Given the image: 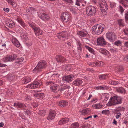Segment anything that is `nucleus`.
<instances>
[{"instance_id":"21","label":"nucleus","mask_w":128,"mask_h":128,"mask_svg":"<svg viewBox=\"0 0 128 128\" xmlns=\"http://www.w3.org/2000/svg\"><path fill=\"white\" fill-rule=\"evenodd\" d=\"M50 18L48 15L44 13H43L41 14L40 18L43 20H46L49 19Z\"/></svg>"},{"instance_id":"48","label":"nucleus","mask_w":128,"mask_h":128,"mask_svg":"<svg viewBox=\"0 0 128 128\" xmlns=\"http://www.w3.org/2000/svg\"><path fill=\"white\" fill-rule=\"evenodd\" d=\"M24 59V58H19L17 62L19 64H21L23 61Z\"/></svg>"},{"instance_id":"55","label":"nucleus","mask_w":128,"mask_h":128,"mask_svg":"<svg viewBox=\"0 0 128 128\" xmlns=\"http://www.w3.org/2000/svg\"><path fill=\"white\" fill-rule=\"evenodd\" d=\"M123 31L125 34L128 35V28H126Z\"/></svg>"},{"instance_id":"16","label":"nucleus","mask_w":128,"mask_h":128,"mask_svg":"<svg viewBox=\"0 0 128 128\" xmlns=\"http://www.w3.org/2000/svg\"><path fill=\"white\" fill-rule=\"evenodd\" d=\"M99 5L101 8L107 7V5L105 0H99Z\"/></svg>"},{"instance_id":"20","label":"nucleus","mask_w":128,"mask_h":128,"mask_svg":"<svg viewBox=\"0 0 128 128\" xmlns=\"http://www.w3.org/2000/svg\"><path fill=\"white\" fill-rule=\"evenodd\" d=\"M83 82L81 79L77 78L73 82V84L76 86H78L81 85Z\"/></svg>"},{"instance_id":"51","label":"nucleus","mask_w":128,"mask_h":128,"mask_svg":"<svg viewBox=\"0 0 128 128\" xmlns=\"http://www.w3.org/2000/svg\"><path fill=\"white\" fill-rule=\"evenodd\" d=\"M110 5L111 8H115L116 7V4L114 3H110Z\"/></svg>"},{"instance_id":"49","label":"nucleus","mask_w":128,"mask_h":128,"mask_svg":"<svg viewBox=\"0 0 128 128\" xmlns=\"http://www.w3.org/2000/svg\"><path fill=\"white\" fill-rule=\"evenodd\" d=\"M97 28H98V26L97 25L94 26L92 27V30L93 31H96V30H97Z\"/></svg>"},{"instance_id":"33","label":"nucleus","mask_w":128,"mask_h":128,"mask_svg":"<svg viewBox=\"0 0 128 128\" xmlns=\"http://www.w3.org/2000/svg\"><path fill=\"white\" fill-rule=\"evenodd\" d=\"M108 88L107 86H96V90H104Z\"/></svg>"},{"instance_id":"50","label":"nucleus","mask_w":128,"mask_h":128,"mask_svg":"<svg viewBox=\"0 0 128 128\" xmlns=\"http://www.w3.org/2000/svg\"><path fill=\"white\" fill-rule=\"evenodd\" d=\"M125 18L126 22H127L128 21V12L126 13Z\"/></svg>"},{"instance_id":"31","label":"nucleus","mask_w":128,"mask_h":128,"mask_svg":"<svg viewBox=\"0 0 128 128\" xmlns=\"http://www.w3.org/2000/svg\"><path fill=\"white\" fill-rule=\"evenodd\" d=\"M116 90L119 93H123L125 92V89L122 88H118L116 89Z\"/></svg>"},{"instance_id":"42","label":"nucleus","mask_w":128,"mask_h":128,"mask_svg":"<svg viewBox=\"0 0 128 128\" xmlns=\"http://www.w3.org/2000/svg\"><path fill=\"white\" fill-rule=\"evenodd\" d=\"M114 44L118 46L122 44L121 42L119 40H118L115 41L114 43Z\"/></svg>"},{"instance_id":"13","label":"nucleus","mask_w":128,"mask_h":128,"mask_svg":"<svg viewBox=\"0 0 128 128\" xmlns=\"http://www.w3.org/2000/svg\"><path fill=\"white\" fill-rule=\"evenodd\" d=\"M96 8H87L86 13L87 15L90 16H93L96 12Z\"/></svg>"},{"instance_id":"26","label":"nucleus","mask_w":128,"mask_h":128,"mask_svg":"<svg viewBox=\"0 0 128 128\" xmlns=\"http://www.w3.org/2000/svg\"><path fill=\"white\" fill-rule=\"evenodd\" d=\"M69 120V119L68 118H62L58 123L59 125L63 124L65 123L68 122Z\"/></svg>"},{"instance_id":"46","label":"nucleus","mask_w":128,"mask_h":128,"mask_svg":"<svg viewBox=\"0 0 128 128\" xmlns=\"http://www.w3.org/2000/svg\"><path fill=\"white\" fill-rule=\"evenodd\" d=\"M10 56H8L6 57L4 59V62L10 61Z\"/></svg>"},{"instance_id":"30","label":"nucleus","mask_w":128,"mask_h":128,"mask_svg":"<svg viewBox=\"0 0 128 128\" xmlns=\"http://www.w3.org/2000/svg\"><path fill=\"white\" fill-rule=\"evenodd\" d=\"M68 102L66 101L62 100L59 103V105L61 106H64L68 104Z\"/></svg>"},{"instance_id":"6","label":"nucleus","mask_w":128,"mask_h":128,"mask_svg":"<svg viewBox=\"0 0 128 128\" xmlns=\"http://www.w3.org/2000/svg\"><path fill=\"white\" fill-rule=\"evenodd\" d=\"M42 84L41 82L39 80H36L33 82L32 84L28 85L27 87L31 89L39 88Z\"/></svg>"},{"instance_id":"11","label":"nucleus","mask_w":128,"mask_h":128,"mask_svg":"<svg viewBox=\"0 0 128 128\" xmlns=\"http://www.w3.org/2000/svg\"><path fill=\"white\" fill-rule=\"evenodd\" d=\"M74 76L72 74L62 78V80L66 82H70L73 80Z\"/></svg>"},{"instance_id":"17","label":"nucleus","mask_w":128,"mask_h":128,"mask_svg":"<svg viewBox=\"0 0 128 128\" xmlns=\"http://www.w3.org/2000/svg\"><path fill=\"white\" fill-rule=\"evenodd\" d=\"M15 20L22 26L24 28L26 26V24L23 21L21 18L19 16H17L15 18Z\"/></svg>"},{"instance_id":"58","label":"nucleus","mask_w":128,"mask_h":128,"mask_svg":"<svg viewBox=\"0 0 128 128\" xmlns=\"http://www.w3.org/2000/svg\"><path fill=\"white\" fill-rule=\"evenodd\" d=\"M6 66V65L4 64L0 63V67H5Z\"/></svg>"},{"instance_id":"36","label":"nucleus","mask_w":128,"mask_h":128,"mask_svg":"<svg viewBox=\"0 0 128 128\" xmlns=\"http://www.w3.org/2000/svg\"><path fill=\"white\" fill-rule=\"evenodd\" d=\"M118 24L120 26H124V21L122 19H118Z\"/></svg>"},{"instance_id":"52","label":"nucleus","mask_w":128,"mask_h":128,"mask_svg":"<svg viewBox=\"0 0 128 128\" xmlns=\"http://www.w3.org/2000/svg\"><path fill=\"white\" fill-rule=\"evenodd\" d=\"M110 50L111 52L114 53L116 52V50L115 48H111L110 49Z\"/></svg>"},{"instance_id":"62","label":"nucleus","mask_w":128,"mask_h":128,"mask_svg":"<svg viewBox=\"0 0 128 128\" xmlns=\"http://www.w3.org/2000/svg\"><path fill=\"white\" fill-rule=\"evenodd\" d=\"M125 46L126 47L128 48V42H126L124 44Z\"/></svg>"},{"instance_id":"53","label":"nucleus","mask_w":128,"mask_h":128,"mask_svg":"<svg viewBox=\"0 0 128 128\" xmlns=\"http://www.w3.org/2000/svg\"><path fill=\"white\" fill-rule=\"evenodd\" d=\"M121 115V113L120 112H118L116 116L117 119Z\"/></svg>"},{"instance_id":"59","label":"nucleus","mask_w":128,"mask_h":128,"mask_svg":"<svg viewBox=\"0 0 128 128\" xmlns=\"http://www.w3.org/2000/svg\"><path fill=\"white\" fill-rule=\"evenodd\" d=\"M3 10L5 12H8L9 11V8H3Z\"/></svg>"},{"instance_id":"8","label":"nucleus","mask_w":128,"mask_h":128,"mask_svg":"<svg viewBox=\"0 0 128 128\" xmlns=\"http://www.w3.org/2000/svg\"><path fill=\"white\" fill-rule=\"evenodd\" d=\"M106 38L111 42H113L116 38L115 34L113 33L108 32L106 35Z\"/></svg>"},{"instance_id":"63","label":"nucleus","mask_w":128,"mask_h":128,"mask_svg":"<svg viewBox=\"0 0 128 128\" xmlns=\"http://www.w3.org/2000/svg\"><path fill=\"white\" fill-rule=\"evenodd\" d=\"M93 62H88V64L89 65H91L92 66H94L93 65Z\"/></svg>"},{"instance_id":"18","label":"nucleus","mask_w":128,"mask_h":128,"mask_svg":"<svg viewBox=\"0 0 128 128\" xmlns=\"http://www.w3.org/2000/svg\"><path fill=\"white\" fill-rule=\"evenodd\" d=\"M7 25L10 28H12L14 27V23L13 21L8 20L6 22Z\"/></svg>"},{"instance_id":"25","label":"nucleus","mask_w":128,"mask_h":128,"mask_svg":"<svg viewBox=\"0 0 128 128\" xmlns=\"http://www.w3.org/2000/svg\"><path fill=\"white\" fill-rule=\"evenodd\" d=\"M12 42L14 46L17 47H18L20 46V44L18 40L15 38H13L12 40Z\"/></svg>"},{"instance_id":"43","label":"nucleus","mask_w":128,"mask_h":128,"mask_svg":"<svg viewBox=\"0 0 128 128\" xmlns=\"http://www.w3.org/2000/svg\"><path fill=\"white\" fill-rule=\"evenodd\" d=\"M92 64L93 66H96L97 67L100 66L98 61L96 62H93Z\"/></svg>"},{"instance_id":"27","label":"nucleus","mask_w":128,"mask_h":128,"mask_svg":"<svg viewBox=\"0 0 128 128\" xmlns=\"http://www.w3.org/2000/svg\"><path fill=\"white\" fill-rule=\"evenodd\" d=\"M115 71L117 72H122L123 71V69L122 66H118L115 68Z\"/></svg>"},{"instance_id":"34","label":"nucleus","mask_w":128,"mask_h":128,"mask_svg":"<svg viewBox=\"0 0 128 128\" xmlns=\"http://www.w3.org/2000/svg\"><path fill=\"white\" fill-rule=\"evenodd\" d=\"M108 76L107 74H104L100 75L99 77L100 79L103 80L106 78Z\"/></svg>"},{"instance_id":"5","label":"nucleus","mask_w":128,"mask_h":128,"mask_svg":"<svg viewBox=\"0 0 128 128\" xmlns=\"http://www.w3.org/2000/svg\"><path fill=\"white\" fill-rule=\"evenodd\" d=\"M46 83L47 85H50L51 90L54 92H57L60 90V86L58 85L54 84L52 82H46Z\"/></svg>"},{"instance_id":"38","label":"nucleus","mask_w":128,"mask_h":128,"mask_svg":"<svg viewBox=\"0 0 128 128\" xmlns=\"http://www.w3.org/2000/svg\"><path fill=\"white\" fill-rule=\"evenodd\" d=\"M36 96L38 97V98H42L44 97V94L42 93L37 94H36Z\"/></svg>"},{"instance_id":"45","label":"nucleus","mask_w":128,"mask_h":128,"mask_svg":"<svg viewBox=\"0 0 128 128\" xmlns=\"http://www.w3.org/2000/svg\"><path fill=\"white\" fill-rule=\"evenodd\" d=\"M69 88V86H65L63 88H61L60 89V90H60V91L61 92L64 90L66 88Z\"/></svg>"},{"instance_id":"19","label":"nucleus","mask_w":128,"mask_h":128,"mask_svg":"<svg viewBox=\"0 0 128 128\" xmlns=\"http://www.w3.org/2000/svg\"><path fill=\"white\" fill-rule=\"evenodd\" d=\"M98 50L99 52L106 56H108L109 54L108 52L106 49L101 48L98 49Z\"/></svg>"},{"instance_id":"57","label":"nucleus","mask_w":128,"mask_h":128,"mask_svg":"<svg viewBox=\"0 0 128 128\" xmlns=\"http://www.w3.org/2000/svg\"><path fill=\"white\" fill-rule=\"evenodd\" d=\"M119 11L120 12V14H122L124 12V10L123 8H120Z\"/></svg>"},{"instance_id":"12","label":"nucleus","mask_w":128,"mask_h":128,"mask_svg":"<svg viewBox=\"0 0 128 128\" xmlns=\"http://www.w3.org/2000/svg\"><path fill=\"white\" fill-rule=\"evenodd\" d=\"M56 115V112L55 111L53 110H51L50 112L47 119L49 120H52L55 117Z\"/></svg>"},{"instance_id":"28","label":"nucleus","mask_w":128,"mask_h":128,"mask_svg":"<svg viewBox=\"0 0 128 128\" xmlns=\"http://www.w3.org/2000/svg\"><path fill=\"white\" fill-rule=\"evenodd\" d=\"M108 82L110 84L114 85H116L118 84H120V82L119 81L113 80H109Z\"/></svg>"},{"instance_id":"3","label":"nucleus","mask_w":128,"mask_h":128,"mask_svg":"<svg viewBox=\"0 0 128 128\" xmlns=\"http://www.w3.org/2000/svg\"><path fill=\"white\" fill-rule=\"evenodd\" d=\"M46 63L44 61L40 62L33 70L34 72L37 73L40 71L42 69L45 68L46 66Z\"/></svg>"},{"instance_id":"47","label":"nucleus","mask_w":128,"mask_h":128,"mask_svg":"<svg viewBox=\"0 0 128 128\" xmlns=\"http://www.w3.org/2000/svg\"><path fill=\"white\" fill-rule=\"evenodd\" d=\"M102 112L103 114H108L109 113V111L108 110H102Z\"/></svg>"},{"instance_id":"7","label":"nucleus","mask_w":128,"mask_h":128,"mask_svg":"<svg viewBox=\"0 0 128 128\" xmlns=\"http://www.w3.org/2000/svg\"><path fill=\"white\" fill-rule=\"evenodd\" d=\"M57 36L60 39L63 41L68 39V34L66 32L59 33L57 34Z\"/></svg>"},{"instance_id":"22","label":"nucleus","mask_w":128,"mask_h":128,"mask_svg":"<svg viewBox=\"0 0 128 128\" xmlns=\"http://www.w3.org/2000/svg\"><path fill=\"white\" fill-rule=\"evenodd\" d=\"M77 34L78 35L83 37H85L88 34L87 32L86 31H79L78 32Z\"/></svg>"},{"instance_id":"61","label":"nucleus","mask_w":128,"mask_h":128,"mask_svg":"<svg viewBox=\"0 0 128 128\" xmlns=\"http://www.w3.org/2000/svg\"><path fill=\"white\" fill-rule=\"evenodd\" d=\"M112 123L113 124H115V125H116L117 124V122L116 120L115 119H114L113 120Z\"/></svg>"},{"instance_id":"56","label":"nucleus","mask_w":128,"mask_h":128,"mask_svg":"<svg viewBox=\"0 0 128 128\" xmlns=\"http://www.w3.org/2000/svg\"><path fill=\"white\" fill-rule=\"evenodd\" d=\"M124 60L126 61H128V56H126L123 58Z\"/></svg>"},{"instance_id":"35","label":"nucleus","mask_w":128,"mask_h":128,"mask_svg":"<svg viewBox=\"0 0 128 128\" xmlns=\"http://www.w3.org/2000/svg\"><path fill=\"white\" fill-rule=\"evenodd\" d=\"M17 57L16 55L15 54H14L10 56V62H11L14 60Z\"/></svg>"},{"instance_id":"23","label":"nucleus","mask_w":128,"mask_h":128,"mask_svg":"<svg viewBox=\"0 0 128 128\" xmlns=\"http://www.w3.org/2000/svg\"><path fill=\"white\" fill-rule=\"evenodd\" d=\"M31 79L29 77H26L23 78V80H22L21 82L22 83L26 84L30 82Z\"/></svg>"},{"instance_id":"29","label":"nucleus","mask_w":128,"mask_h":128,"mask_svg":"<svg viewBox=\"0 0 128 128\" xmlns=\"http://www.w3.org/2000/svg\"><path fill=\"white\" fill-rule=\"evenodd\" d=\"M79 126L78 123L77 122H74L72 124L70 128H78Z\"/></svg>"},{"instance_id":"1","label":"nucleus","mask_w":128,"mask_h":128,"mask_svg":"<svg viewBox=\"0 0 128 128\" xmlns=\"http://www.w3.org/2000/svg\"><path fill=\"white\" fill-rule=\"evenodd\" d=\"M122 98L120 96H114L111 98L107 103L108 105L112 106L119 104L122 102Z\"/></svg>"},{"instance_id":"24","label":"nucleus","mask_w":128,"mask_h":128,"mask_svg":"<svg viewBox=\"0 0 128 128\" xmlns=\"http://www.w3.org/2000/svg\"><path fill=\"white\" fill-rule=\"evenodd\" d=\"M80 112L83 115H85L88 114L90 113V110L89 108H86V109H84L82 110H80Z\"/></svg>"},{"instance_id":"60","label":"nucleus","mask_w":128,"mask_h":128,"mask_svg":"<svg viewBox=\"0 0 128 128\" xmlns=\"http://www.w3.org/2000/svg\"><path fill=\"white\" fill-rule=\"evenodd\" d=\"M99 63V65H100V66H101L103 65V62H102L101 61H98Z\"/></svg>"},{"instance_id":"39","label":"nucleus","mask_w":128,"mask_h":128,"mask_svg":"<svg viewBox=\"0 0 128 128\" xmlns=\"http://www.w3.org/2000/svg\"><path fill=\"white\" fill-rule=\"evenodd\" d=\"M86 48L90 52L94 54L95 52L92 48L88 46H86Z\"/></svg>"},{"instance_id":"40","label":"nucleus","mask_w":128,"mask_h":128,"mask_svg":"<svg viewBox=\"0 0 128 128\" xmlns=\"http://www.w3.org/2000/svg\"><path fill=\"white\" fill-rule=\"evenodd\" d=\"M76 45L78 46L77 48L78 50H80L81 48L82 44L80 43V42L79 40H77L76 42Z\"/></svg>"},{"instance_id":"4","label":"nucleus","mask_w":128,"mask_h":128,"mask_svg":"<svg viewBox=\"0 0 128 128\" xmlns=\"http://www.w3.org/2000/svg\"><path fill=\"white\" fill-rule=\"evenodd\" d=\"M29 25L33 29L35 34L37 36H38L42 34L41 31L39 27L36 26L35 24L31 22H29Z\"/></svg>"},{"instance_id":"41","label":"nucleus","mask_w":128,"mask_h":128,"mask_svg":"<svg viewBox=\"0 0 128 128\" xmlns=\"http://www.w3.org/2000/svg\"><path fill=\"white\" fill-rule=\"evenodd\" d=\"M46 111L44 110H41L39 111L38 112L39 114L42 116H44L46 114Z\"/></svg>"},{"instance_id":"54","label":"nucleus","mask_w":128,"mask_h":128,"mask_svg":"<svg viewBox=\"0 0 128 128\" xmlns=\"http://www.w3.org/2000/svg\"><path fill=\"white\" fill-rule=\"evenodd\" d=\"M25 113L28 116L30 115L31 114V112L29 110H27L25 112Z\"/></svg>"},{"instance_id":"2","label":"nucleus","mask_w":128,"mask_h":128,"mask_svg":"<svg viewBox=\"0 0 128 128\" xmlns=\"http://www.w3.org/2000/svg\"><path fill=\"white\" fill-rule=\"evenodd\" d=\"M61 18L62 22L65 24L68 23L71 19V16L69 13L64 12L61 15Z\"/></svg>"},{"instance_id":"15","label":"nucleus","mask_w":128,"mask_h":128,"mask_svg":"<svg viewBox=\"0 0 128 128\" xmlns=\"http://www.w3.org/2000/svg\"><path fill=\"white\" fill-rule=\"evenodd\" d=\"M56 61L58 62H63L66 61L65 58L63 56L57 55L56 57Z\"/></svg>"},{"instance_id":"64","label":"nucleus","mask_w":128,"mask_h":128,"mask_svg":"<svg viewBox=\"0 0 128 128\" xmlns=\"http://www.w3.org/2000/svg\"><path fill=\"white\" fill-rule=\"evenodd\" d=\"M4 125V124L3 122H1L0 123V127H2Z\"/></svg>"},{"instance_id":"10","label":"nucleus","mask_w":128,"mask_h":128,"mask_svg":"<svg viewBox=\"0 0 128 128\" xmlns=\"http://www.w3.org/2000/svg\"><path fill=\"white\" fill-rule=\"evenodd\" d=\"M98 28L96 30V34H99L102 33L105 27L104 25L102 24H97Z\"/></svg>"},{"instance_id":"14","label":"nucleus","mask_w":128,"mask_h":128,"mask_svg":"<svg viewBox=\"0 0 128 128\" xmlns=\"http://www.w3.org/2000/svg\"><path fill=\"white\" fill-rule=\"evenodd\" d=\"M14 106L17 108L26 109L27 106L23 103L17 102L14 103Z\"/></svg>"},{"instance_id":"44","label":"nucleus","mask_w":128,"mask_h":128,"mask_svg":"<svg viewBox=\"0 0 128 128\" xmlns=\"http://www.w3.org/2000/svg\"><path fill=\"white\" fill-rule=\"evenodd\" d=\"M7 1L9 4L12 6L14 5V2L12 0H7Z\"/></svg>"},{"instance_id":"32","label":"nucleus","mask_w":128,"mask_h":128,"mask_svg":"<svg viewBox=\"0 0 128 128\" xmlns=\"http://www.w3.org/2000/svg\"><path fill=\"white\" fill-rule=\"evenodd\" d=\"M93 106L96 109H98L102 107L103 105L99 103L94 105Z\"/></svg>"},{"instance_id":"37","label":"nucleus","mask_w":128,"mask_h":128,"mask_svg":"<svg viewBox=\"0 0 128 128\" xmlns=\"http://www.w3.org/2000/svg\"><path fill=\"white\" fill-rule=\"evenodd\" d=\"M122 4L124 5L125 7H128V6L125 4V3H128V0H120Z\"/></svg>"},{"instance_id":"9","label":"nucleus","mask_w":128,"mask_h":128,"mask_svg":"<svg viewBox=\"0 0 128 128\" xmlns=\"http://www.w3.org/2000/svg\"><path fill=\"white\" fill-rule=\"evenodd\" d=\"M97 43L98 45L104 46L106 44L107 42L102 37H100L98 38Z\"/></svg>"}]
</instances>
